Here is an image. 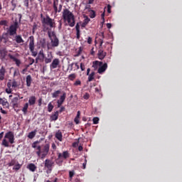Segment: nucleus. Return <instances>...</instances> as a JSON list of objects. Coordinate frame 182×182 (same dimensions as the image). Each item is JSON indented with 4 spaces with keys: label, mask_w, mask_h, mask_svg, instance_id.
<instances>
[{
    "label": "nucleus",
    "mask_w": 182,
    "mask_h": 182,
    "mask_svg": "<svg viewBox=\"0 0 182 182\" xmlns=\"http://www.w3.org/2000/svg\"><path fill=\"white\" fill-rule=\"evenodd\" d=\"M63 18L68 22L70 27H74L75 25V15L68 9H64L63 11Z\"/></svg>",
    "instance_id": "nucleus-1"
},
{
    "label": "nucleus",
    "mask_w": 182,
    "mask_h": 182,
    "mask_svg": "<svg viewBox=\"0 0 182 182\" xmlns=\"http://www.w3.org/2000/svg\"><path fill=\"white\" fill-rule=\"evenodd\" d=\"M41 23H43V27H44V30L46 31H49L50 28H56L55 19L50 18L49 15L46 16V18H43L41 20Z\"/></svg>",
    "instance_id": "nucleus-2"
},
{
    "label": "nucleus",
    "mask_w": 182,
    "mask_h": 182,
    "mask_svg": "<svg viewBox=\"0 0 182 182\" xmlns=\"http://www.w3.org/2000/svg\"><path fill=\"white\" fill-rule=\"evenodd\" d=\"M15 136L12 132H9L6 134L4 139H3L1 145L5 147H9V143L11 144H14Z\"/></svg>",
    "instance_id": "nucleus-3"
},
{
    "label": "nucleus",
    "mask_w": 182,
    "mask_h": 182,
    "mask_svg": "<svg viewBox=\"0 0 182 182\" xmlns=\"http://www.w3.org/2000/svg\"><path fill=\"white\" fill-rule=\"evenodd\" d=\"M47 34H48V38L51 41V47L53 48L58 47L60 45V40L57 37L56 33L54 31H51L48 30V31H47Z\"/></svg>",
    "instance_id": "nucleus-4"
},
{
    "label": "nucleus",
    "mask_w": 182,
    "mask_h": 182,
    "mask_svg": "<svg viewBox=\"0 0 182 182\" xmlns=\"http://www.w3.org/2000/svg\"><path fill=\"white\" fill-rule=\"evenodd\" d=\"M49 150H50L49 144L44 145V147H43L42 150H41V146H37V152H36V154H37V156L38 157H41V159H43L48 155Z\"/></svg>",
    "instance_id": "nucleus-5"
},
{
    "label": "nucleus",
    "mask_w": 182,
    "mask_h": 182,
    "mask_svg": "<svg viewBox=\"0 0 182 182\" xmlns=\"http://www.w3.org/2000/svg\"><path fill=\"white\" fill-rule=\"evenodd\" d=\"M18 28V22L17 20H16V21H14V23L10 26L6 33H8V36L9 35L11 36H15L17 33Z\"/></svg>",
    "instance_id": "nucleus-6"
},
{
    "label": "nucleus",
    "mask_w": 182,
    "mask_h": 182,
    "mask_svg": "<svg viewBox=\"0 0 182 182\" xmlns=\"http://www.w3.org/2000/svg\"><path fill=\"white\" fill-rule=\"evenodd\" d=\"M28 40H30V43H28V48H30V52H31V55L36 57L38 55L37 51H34L35 50V38L33 36H30V38H28Z\"/></svg>",
    "instance_id": "nucleus-7"
},
{
    "label": "nucleus",
    "mask_w": 182,
    "mask_h": 182,
    "mask_svg": "<svg viewBox=\"0 0 182 182\" xmlns=\"http://www.w3.org/2000/svg\"><path fill=\"white\" fill-rule=\"evenodd\" d=\"M55 166V163L50 159H46L44 162V168L47 169V173H50L53 171V167Z\"/></svg>",
    "instance_id": "nucleus-8"
},
{
    "label": "nucleus",
    "mask_w": 182,
    "mask_h": 182,
    "mask_svg": "<svg viewBox=\"0 0 182 182\" xmlns=\"http://www.w3.org/2000/svg\"><path fill=\"white\" fill-rule=\"evenodd\" d=\"M53 9H54V12H55V14L60 13L63 9V4H59V0H53Z\"/></svg>",
    "instance_id": "nucleus-9"
},
{
    "label": "nucleus",
    "mask_w": 182,
    "mask_h": 182,
    "mask_svg": "<svg viewBox=\"0 0 182 182\" xmlns=\"http://www.w3.org/2000/svg\"><path fill=\"white\" fill-rule=\"evenodd\" d=\"M107 56V53L102 50V48H99L97 53V58L99 60H102Z\"/></svg>",
    "instance_id": "nucleus-10"
},
{
    "label": "nucleus",
    "mask_w": 182,
    "mask_h": 182,
    "mask_svg": "<svg viewBox=\"0 0 182 182\" xmlns=\"http://www.w3.org/2000/svg\"><path fill=\"white\" fill-rule=\"evenodd\" d=\"M60 65V60L59 58H54L53 60V63L50 64V69H56L58 66Z\"/></svg>",
    "instance_id": "nucleus-11"
},
{
    "label": "nucleus",
    "mask_w": 182,
    "mask_h": 182,
    "mask_svg": "<svg viewBox=\"0 0 182 182\" xmlns=\"http://www.w3.org/2000/svg\"><path fill=\"white\" fill-rule=\"evenodd\" d=\"M107 68H108L107 63H104V64L99 66V68L97 69V73L99 74H102L103 73H105L106 71Z\"/></svg>",
    "instance_id": "nucleus-12"
},
{
    "label": "nucleus",
    "mask_w": 182,
    "mask_h": 182,
    "mask_svg": "<svg viewBox=\"0 0 182 182\" xmlns=\"http://www.w3.org/2000/svg\"><path fill=\"white\" fill-rule=\"evenodd\" d=\"M9 35L8 33H4L2 35V37L0 38V43H4L5 45L6 43L9 41Z\"/></svg>",
    "instance_id": "nucleus-13"
},
{
    "label": "nucleus",
    "mask_w": 182,
    "mask_h": 182,
    "mask_svg": "<svg viewBox=\"0 0 182 182\" xmlns=\"http://www.w3.org/2000/svg\"><path fill=\"white\" fill-rule=\"evenodd\" d=\"M103 65L102 61H93L92 67L93 69L97 70L100 66H102Z\"/></svg>",
    "instance_id": "nucleus-14"
},
{
    "label": "nucleus",
    "mask_w": 182,
    "mask_h": 182,
    "mask_svg": "<svg viewBox=\"0 0 182 182\" xmlns=\"http://www.w3.org/2000/svg\"><path fill=\"white\" fill-rule=\"evenodd\" d=\"M9 57L11 60H12L14 63H16V65H17V67L20 66L21 65L20 60H18V58L12 55V54H9Z\"/></svg>",
    "instance_id": "nucleus-15"
},
{
    "label": "nucleus",
    "mask_w": 182,
    "mask_h": 182,
    "mask_svg": "<svg viewBox=\"0 0 182 182\" xmlns=\"http://www.w3.org/2000/svg\"><path fill=\"white\" fill-rule=\"evenodd\" d=\"M14 41L18 44H23L25 42L21 35H16V37H14Z\"/></svg>",
    "instance_id": "nucleus-16"
},
{
    "label": "nucleus",
    "mask_w": 182,
    "mask_h": 182,
    "mask_svg": "<svg viewBox=\"0 0 182 182\" xmlns=\"http://www.w3.org/2000/svg\"><path fill=\"white\" fill-rule=\"evenodd\" d=\"M63 163V159L62 158V154L58 153V158H57V159H55V164H57V165L58 166H62Z\"/></svg>",
    "instance_id": "nucleus-17"
},
{
    "label": "nucleus",
    "mask_w": 182,
    "mask_h": 182,
    "mask_svg": "<svg viewBox=\"0 0 182 182\" xmlns=\"http://www.w3.org/2000/svg\"><path fill=\"white\" fill-rule=\"evenodd\" d=\"M6 68L4 67H1L0 70V80L3 81L5 79V74H6Z\"/></svg>",
    "instance_id": "nucleus-18"
},
{
    "label": "nucleus",
    "mask_w": 182,
    "mask_h": 182,
    "mask_svg": "<svg viewBox=\"0 0 182 182\" xmlns=\"http://www.w3.org/2000/svg\"><path fill=\"white\" fill-rule=\"evenodd\" d=\"M2 104L4 107H6V108H9V102H8L6 98H0V105Z\"/></svg>",
    "instance_id": "nucleus-19"
},
{
    "label": "nucleus",
    "mask_w": 182,
    "mask_h": 182,
    "mask_svg": "<svg viewBox=\"0 0 182 182\" xmlns=\"http://www.w3.org/2000/svg\"><path fill=\"white\" fill-rule=\"evenodd\" d=\"M53 57L52 55V54H48V55H47V57L44 56V60H43L44 61V63H46V64H48L52 62Z\"/></svg>",
    "instance_id": "nucleus-20"
},
{
    "label": "nucleus",
    "mask_w": 182,
    "mask_h": 182,
    "mask_svg": "<svg viewBox=\"0 0 182 182\" xmlns=\"http://www.w3.org/2000/svg\"><path fill=\"white\" fill-rule=\"evenodd\" d=\"M32 82L33 79L31 75H27V77H26V84L27 87H30L31 86Z\"/></svg>",
    "instance_id": "nucleus-21"
},
{
    "label": "nucleus",
    "mask_w": 182,
    "mask_h": 182,
    "mask_svg": "<svg viewBox=\"0 0 182 182\" xmlns=\"http://www.w3.org/2000/svg\"><path fill=\"white\" fill-rule=\"evenodd\" d=\"M36 97H35V95H31V97L28 98V105H30V106H33L36 104Z\"/></svg>",
    "instance_id": "nucleus-22"
},
{
    "label": "nucleus",
    "mask_w": 182,
    "mask_h": 182,
    "mask_svg": "<svg viewBox=\"0 0 182 182\" xmlns=\"http://www.w3.org/2000/svg\"><path fill=\"white\" fill-rule=\"evenodd\" d=\"M90 21V18L88 16H85V18L82 21V23H81V27L82 28H85L86 26L89 23Z\"/></svg>",
    "instance_id": "nucleus-23"
},
{
    "label": "nucleus",
    "mask_w": 182,
    "mask_h": 182,
    "mask_svg": "<svg viewBox=\"0 0 182 182\" xmlns=\"http://www.w3.org/2000/svg\"><path fill=\"white\" fill-rule=\"evenodd\" d=\"M19 97H20V99H23V97H20V95H19V94L18 95H17V97H14V98H13V103H14V104H13V106H14V107H17V106H18V100H19Z\"/></svg>",
    "instance_id": "nucleus-24"
},
{
    "label": "nucleus",
    "mask_w": 182,
    "mask_h": 182,
    "mask_svg": "<svg viewBox=\"0 0 182 182\" xmlns=\"http://www.w3.org/2000/svg\"><path fill=\"white\" fill-rule=\"evenodd\" d=\"M60 94H61L60 90H57V91H54L51 94V97H53V99H56L60 96Z\"/></svg>",
    "instance_id": "nucleus-25"
},
{
    "label": "nucleus",
    "mask_w": 182,
    "mask_h": 182,
    "mask_svg": "<svg viewBox=\"0 0 182 182\" xmlns=\"http://www.w3.org/2000/svg\"><path fill=\"white\" fill-rule=\"evenodd\" d=\"M27 168H28V170H30L31 172H35L37 169V166L33 164H30L28 166H27Z\"/></svg>",
    "instance_id": "nucleus-26"
},
{
    "label": "nucleus",
    "mask_w": 182,
    "mask_h": 182,
    "mask_svg": "<svg viewBox=\"0 0 182 182\" xmlns=\"http://www.w3.org/2000/svg\"><path fill=\"white\" fill-rule=\"evenodd\" d=\"M55 137L57 138V139H58V141H63V134L60 130H58V132L55 133Z\"/></svg>",
    "instance_id": "nucleus-27"
},
{
    "label": "nucleus",
    "mask_w": 182,
    "mask_h": 182,
    "mask_svg": "<svg viewBox=\"0 0 182 182\" xmlns=\"http://www.w3.org/2000/svg\"><path fill=\"white\" fill-rule=\"evenodd\" d=\"M95 75V73H94V71L90 73V74L88 75L87 82H91V81L94 80Z\"/></svg>",
    "instance_id": "nucleus-28"
},
{
    "label": "nucleus",
    "mask_w": 182,
    "mask_h": 182,
    "mask_svg": "<svg viewBox=\"0 0 182 182\" xmlns=\"http://www.w3.org/2000/svg\"><path fill=\"white\" fill-rule=\"evenodd\" d=\"M67 94L65 92H63V95H60V100H58L59 102H62L64 103L65 99H66Z\"/></svg>",
    "instance_id": "nucleus-29"
},
{
    "label": "nucleus",
    "mask_w": 182,
    "mask_h": 182,
    "mask_svg": "<svg viewBox=\"0 0 182 182\" xmlns=\"http://www.w3.org/2000/svg\"><path fill=\"white\" fill-rule=\"evenodd\" d=\"M37 132L38 131L36 129L35 131L28 133V139H33L36 136Z\"/></svg>",
    "instance_id": "nucleus-30"
},
{
    "label": "nucleus",
    "mask_w": 182,
    "mask_h": 182,
    "mask_svg": "<svg viewBox=\"0 0 182 182\" xmlns=\"http://www.w3.org/2000/svg\"><path fill=\"white\" fill-rule=\"evenodd\" d=\"M28 107H29L28 102H26L24 104V107H23V109L21 110V111H23V113H24V114H26V113L28 112Z\"/></svg>",
    "instance_id": "nucleus-31"
},
{
    "label": "nucleus",
    "mask_w": 182,
    "mask_h": 182,
    "mask_svg": "<svg viewBox=\"0 0 182 182\" xmlns=\"http://www.w3.org/2000/svg\"><path fill=\"white\" fill-rule=\"evenodd\" d=\"M38 58H40V60L43 61L45 58V54L43 53V50H41L40 52L38 53Z\"/></svg>",
    "instance_id": "nucleus-32"
},
{
    "label": "nucleus",
    "mask_w": 182,
    "mask_h": 182,
    "mask_svg": "<svg viewBox=\"0 0 182 182\" xmlns=\"http://www.w3.org/2000/svg\"><path fill=\"white\" fill-rule=\"evenodd\" d=\"M58 116H59V112H55V113H54V114H53L51 116V120H53V121L58 120Z\"/></svg>",
    "instance_id": "nucleus-33"
},
{
    "label": "nucleus",
    "mask_w": 182,
    "mask_h": 182,
    "mask_svg": "<svg viewBox=\"0 0 182 182\" xmlns=\"http://www.w3.org/2000/svg\"><path fill=\"white\" fill-rule=\"evenodd\" d=\"M61 159H67L68 158H69V153L68 151H64L63 152V154H61Z\"/></svg>",
    "instance_id": "nucleus-34"
},
{
    "label": "nucleus",
    "mask_w": 182,
    "mask_h": 182,
    "mask_svg": "<svg viewBox=\"0 0 182 182\" xmlns=\"http://www.w3.org/2000/svg\"><path fill=\"white\" fill-rule=\"evenodd\" d=\"M89 12L90 18H94L96 17V13L94 10H89Z\"/></svg>",
    "instance_id": "nucleus-35"
},
{
    "label": "nucleus",
    "mask_w": 182,
    "mask_h": 182,
    "mask_svg": "<svg viewBox=\"0 0 182 182\" xmlns=\"http://www.w3.org/2000/svg\"><path fill=\"white\" fill-rule=\"evenodd\" d=\"M0 54H1V56L3 58H4L7 55V51H6V48H4L3 50H1Z\"/></svg>",
    "instance_id": "nucleus-36"
},
{
    "label": "nucleus",
    "mask_w": 182,
    "mask_h": 182,
    "mask_svg": "<svg viewBox=\"0 0 182 182\" xmlns=\"http://www.w3.org/2000/svg\"><path fill=\"white\" fill-rule=\"evenodd\" d=\"M22 165L17 163V164H15L14 167H13V170L18 171L21 168Z\"/></svg>",
    "instance_id": "nucleus-37"
},
{
    "label": "nucleus",
    "mask_w": 182,
    "mask_h": 182,
    "mask_svg": "<svg viewBox=\"0 0 182 182\" xmlns=\"http://www.w3.org/2000/svg\"><path fill=\"white\" fill-rule=\"evenodd\" d=\"M48 112H51L54 108V105H52V102L48 103Z\"/></svg>",
    "instance_id": "nucleus-38"
},
{
    "label": "nucleus",
    "mask_w": 182,
    "mask_h": 182,
    "mask_svg": "<svg viewBox=\"0 0 182 182\" xmlns=\"http://www.w3.org/2000/svg\"><path fill=\"white\" fill-rule=\"evenodd\" d=\"M76 78V74H70L68 75V79L71 81H73Z\"/></svg>",
    "instance_id": "nucleus-39"
},
{
    "label": "nucleus",
    "mask_w": 182,
    "mask_h": 182,
    "mask_svg": "<svg viewBox=\"0 0 182 182\" xmlns=\"http://www.w3.org/2000/svg\"><path fill=\"white\" fill-rule=\"evenodd\" d=\"M100 119L98 117H95L92 119L93 124H98Z\"/></svg>",
    "instance_id": "nucleus-40"
},
{
    "label": "nucleus",
    "mask_w": 182,
    "mask_h": 182,
    "mask_svg": "<svg viewBox=\"0 0 182 182\" xmlns=\"http://www.w3.org/2000/svg\"><path fill=\"white\" fill-rule=\"evenodd\" d=\"M99 43H100V49H102V45L104 43V39L103 38H99Z\"/></svg>",
    "instance_id": "nucleus-41"
},
{
    "label": "nucleus",
    "mask_w": 182,
    "mask_h": 182,
    "mask_svg": "<svg viewBox=\"0 0 182 182\" xmlns=\"http://www.w3.org/2000/svg\"><path fill=\"white\" fill-rule=\"evenodd\" d=\"M8 21L6 20H1L0 21V25L1 26H7Z\"/></svg>",
    "instance_id": "nucleus-42"
},
{
    "label": "nucleus",
    "mask_w": 182,
    "mask_h": 182,
    "mask_svg": "<svg viewBox=\"0 0 182 182\" xmlns=\"http://www.w3.org/2000/svg\"><path fill=\"white\" fill-rule=\"evenodd\" d=\"M75 65V63H72L71 64H68V70L70 71H72L73 70V65Z\"/></svg>",
    "instance_id": "nucleus-43"
},
{
    "label": "nucleus",
    "mask_w": 182,
    "mask_h": 182,
    "mask_svg": "<svg viewBox=\"0 0 182 182\" xmlns=\"http://www.w3.org/2000/svg\"><path fill=\"white\" fill-rule=\"evenodd\" d=\"M90 98V94L88 92H85L83 95V99L87 100Z\"/></svg>",
    "instance_id": "nucleus-44"
},
{
    "label": "nucleus",
    "mask_w": 182,
    "mask_h": 182,
    "mask_svg": "<svg viewBox=\"0 0 182 182\" xmlns=\"http://www.w3.org/2000/svg\"><path fill=\"white\" fill-rule=\"evenodd\" d=\"M82 85V82L80 81V80H77V81H75V82H74V85L75 86H80Z\"/></svg>",
    "instance_id": "nucleus-45"
},
{
    "label": "nucleus",
    "mask_w": 182,
    "mask_h": 182,
    "mask_svg": "<svg viewBox=\"0 0 182 182\" xmlns=\"http://www.w3.org/2000/svg\"><path fill=\"white\" fill-rule=\"evenodd\" d=\"M107 13L108 14H111L112 13V6L110 4H107Z\"/></svg>",
    "instance_id": "nucleus-46"
},
{
    "label": "nucleus",
    "mask_w": 182,
    "mask_h": 182,
    "mask_svg": "<svg viewBox=\"0 0 182 182\" xmlns=\"http://www.w3.org/2000/svg\"><path fill=\"white\" fill-rule=\"evenodd\" d=\"M28 61H30V65H32L35 63L34 58H31V57H28Z\"/></svg>",
    "instance_id": "nucleus-47"
},
{
    "label": "nucleus",
    "mask_w": 182,
    "mask_h": 182,
    "mask_svg": "<svg viewBox=\"0 0 182 182\" xmlns=\"http://www.w3.org/2000/svg\"><path fill=\"white\" fill-rule=\"evenodd\" d=\"M16 164V161L15 160H12V161L9 164V166H15Z\"/></svg>",
    "instance_id": "nucleus-48"
},
{
    "label": "nucleus",
    "mask_w": 182,
    "mask_h": 182,
    "mask_svg": "<svg viewBox=\"0 0 182 182\" xmlns=\"http://www.w3.org/2000/svg\"><path fill=\"white\" fill-rule=\"evenodd\" d=\"M11 4H12V6H13V8L11 9V11H15V9H16V4L14 2V0H12Z\"/></svg>",
    "instance_id": "nucleus-49"
},
{
    "label": "nucleus",
    "mask_w": 182,
    "mask_h": 182,
    "mask_svg": "<svg viewBox=\"0 0 182 182\" xmlns=\"http://www.w3.org/2000/svg\"><path fill=\"white\" fill-rule=\"evenodd\" d=\"M82 52V47H80V48H78V51H77V55H80L81 53Z\"/></svg>",
    "instance_id": "nucleus-50"
},
{
    "label": "nucleus",
    "mask_w": 182,
    "mask_h": 182,
    "mask_svg": "<svg viewBox=\"0 0 182 182\" xmlns=\"http://www.w3.org/2000/svg\"><path fill=\"white\" fill-rule=\"evenodd\" d=\"M87 43L89 44V45H91L92 43V37H88L87 40Z\"/></svg>",
    "instance_id": "nucleus-51"
},
{
    "label": "nucleus",
    "mask_w": 182,
    "mask_h": 182,
    "mask_svg": "<svg viewBox=\"0 0 182 182\" xmlns=\"http://www.w3.org/2000/svg\"><path fill=\"white\" fill-rule=\"evenodd\" d=\"M79 143H80L79 140H78V141H75V142L73 143V147L77 148L79 146Z\"/></svg>",
    "instance_id": "nucleus-52"
},
{
    "label": "nucleus",
    "mask_w": 182,
    "mask_h": 182,
    "mask_svg": "<svg viewBox=\"0 0 182 182\" xmlns=\"http://www.w3.org/2000/svg\"><path fill=\"white\" fill-rule=\"evenodd\" d=\"M24 6L28 8L29 6V0H24Z\"/></svg>",
    "instance_id": "nucleus-53"
},
{
    "label": "nucleus",
    "mask_w": 182,
    "mask_h": 182,
    "mask_svg": "<svg viewBox=\"0 0 182 182\" xmlns=\"http://www.w3.org/2000/svg\"><path fill=\"white\" fill-rule=\"evenodd\" d=\"M39 142L38 141H36L34 143H33V145L31 146L34 149H37L38 150V146H37V144H38Z\"/></svg>",
    "instance_id": "nucleus-54"
},
{
    "label": "nucleus",
    "mask_w": 182,
    "mask_h": 182,
    "mask_svg": "<svg viewBox=\"0 0 182 182\" xmlns=\"http://www.w3.org/2000/svg\"><path fill=\"white\" fill-rule=\"evenodd\" d=\"M18 87V83L16 82V81H13L12 82V87Z\"/></svg>",
    "instance_id": "nucleus-55"
},
{
    "label": "nucleus",
    "mask_w": 182,
    "mask_h": 182,
    "mask_svg": "<svg viewBox=\"0 0 182 182\" xmlns=\"http://www.w3.org/2000/svg\"><path fill=\"white\" fill-rule=\"evenodd\" d=\"M63 102L57 100V107H60Z\"/></svg>",
    "instance_id": "nucleus-56"
},
{
    "label": "nucleus",
    "mask_w": 182,
    "mask_h": 182,
    "mask_svg": "<svg viewBox=\"0 0 182 182\" xmlns=\"http://www.w3.org/2000/svg\"><path fill=\"white\" fill-rule=\"evenodd\" d=\"M74 122H75V124H80V119L77 117H75V119H74Z\"/></svg>",
    "instance_id": "nucleus-57"
},
{
    "label": "nucleus",
    "mask_w": 182,
    "mask_h": 182,
    "mask_svg": "<svg viewBox=\"0 0 182 182\" xmlns=\"http://www.w3.org/2000/svg\"><path fill=\"white\" fill-rule=\"evenodd\" d=\"M75 30H77V31H80V26L79 23H77V25H75Z\"/></svg>",
    "instance_id": "nucleus-58"
},
{
    "label": "nucleus",
    "mask_w": 182,
    "mask_h": 182,
    "mask_svg": "<svg viewBox=\"0 0 182 182\" xmlns=\"http://www.w3.org/2000/svg\"><path fill=\"white\" fill-rule=\"evenodd\" d=\"M80 68H81V71H84L85 70V64H82V63H81Z\"/></svg>",
    "instance_id": "nucleus-59"
},
{
    "label": "nucleus",
    "mask_w": 182,
    "mask_h": 182,
    "mask_svg": "<svg viewBox=\"0 0 182 182\" xmlns=\"http://www.w3.org/2000/svg\"><path fill=\"white\" fill-rule=\"evenodd\" d=\"M62 29V21H58V30H61Z\"/></svg>",
    "instance_id": "nucleus-60"
},
{
    "label": "nucleus",
    "mask_w": 182,
    "mask_h": 182,
    "mask_svg": "<svg viewBox=\"0 0 182 182\" xmlns=\"http://www.w3.org/2000/svg\"><path fill=\"white\" fill-rule=\"evenodd\" d=\"M75 175V172L73 171H70V178H73Z\"/></svg>",
    "instance_id": "nucleus-61"
},
{
    "label": "nucleus",
    "mask_w": 182,
    "mask_h": 182,
    "mask_svg": "<svg viewBox=\"0 0 182 182\" xmlns=\"http://www.w3.org/2000/svg\"><path fill=\"white\" fill-rule=\"evenodd\" d=\"M77 39H80V31H77Z\"/></svg>",
    "instance_id": "nucleus-62"
},
{
    "label": "nucleus",
    "mask_w": 182,
    "mask_h": 182,
    "mask_svg": "<svg viewBox=\"0 0 182 182\" xmlns=\"http://www.w3.org/2000/svg\"><path fill=\"white\" fill-rule=\"evenodd\" d=\"M6 92L8 94H11L12 92V90L11 88H6Z\"/></svg>",
    "instance_id": "nucleus-63"
},
{
    "label": "nucleus",
    "mask_w": 182,
    "mask_h": 182,
    "mask_svg": "<svg viewBox=\"0 0 182 182\" xmlns=\"http://www.w3.org/2000/svg\"><path fill=\"white\" fill-rule=\"evenodd\" d=\"M42 101H43L42 98H40L38 100V107H41L42 105Z\"/></svg>",
    "instance_id": "nucleus-64"
}]
</instances>
